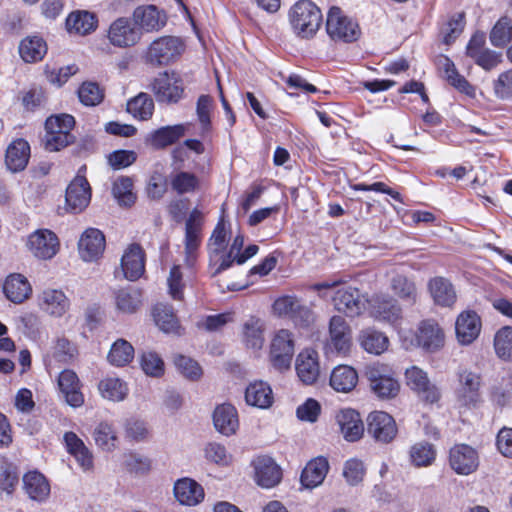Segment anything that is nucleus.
<instances>
[{
    "label": "nucleus",
    "mask_w": 512,
    "mask_h": 512,
    "mask_svg": "<svg viewBox=\"0 0 512 512\" xmlns=\"http://www.w3.org/2000/svg\"><path fill=\"white\" fill-rule=\"evenodd\" d=\"M293 32L300 38L309 39L319 30L322 23L320 9L309 0H299L289 11Z\"/></svg>",
    "instance_id": "obj_1"
},
{
    "label": "nucleus",
    "mask_w": 512,
    "mask_h": 512,
    "mask_svg": "<svg viewBox=\"0 0 512 512\" xmlns=\"http://www.w3.org/2000/svg\"><path fill=\"white\" fill-rule=\"evenodd\" d=\"M75 125L74 117L69 114L50 116L45 122L46 134L44 146L48 151H59L74 142L70 133Z\"/></svg>",
    "instance_id": "obj_2"
},
{
    "label": "nucleus",
    "mask_w": 512,
    "mask_h": 512,
    "mask_svg": "<svg viewBox=\"0 0 512 512\" xmlns=\"http://www.w3.org/2000/svg\"><path fill=\"white\" fill-rule=\"evenodd\" d=\"M365 376L373 393L381 399L395 397L400 390L399 382L394 378L388 365L374 363L366 366Z\"/></svg>",
    "instance_id": "obj_3"
},
{
    "label": "nucleus",
    "mask_w": 512,
    "mask_h": 512,
    "mask_svg": "<svg viewBox=\"0 0 512 512\" xmlns=\"http://www.w3.org/2000/svg\"><path fill=\"white\" fill-rule=\"evenodd\" d=\"M106 38L113 47L125 49L137 45L142 38V33L131 18L121 16L109 24Z\"/></svg>",
    "instance_id": "obj_4"
},
{
    "label": "nucleus",
    "mask_w": 512,
    "mask_h": 512,
    "mask_svg": "<svg viewBox=\"0 0 512 512\" xmlns=\"http://www.w3.org/2000/svg\"><path fill=\"white\" fill-rule=\"evenodd\" d=\"M326 31L333 40L353 42L360 36L356 21L344 14L339 7H331L327 14Z\"/></svg>",
    "instance_id": "obj_5"
},
{
    "label": "nucleus",
    "mask_w": 512,
    "mask_h": 512,
    "mask_svg": "<svg viewBox=\"0 0 512 512\" xmlns=\"http://www.w3.org/2000/svg\"><path fill=\"white\" fill-rule=\"evenodd\" d=\"M466 55L485 71H491L503 62L501 52L491 50L486 46L484 33H475L471 37L466 46Z\"/></svg>",
    "instance_id": "obj_6"
},
{
    "label": "nucleus",
    "mask_w": 512,
    "mask_h": 512,
    "mask_svg": "<svg viewBox=\"0 0 512 512\" xmlns=\"http://www.w3.org/2000/svg\"><path fill=\"white\" fill-rule=\"evenodd\" d=\"M405 382L424 402L432 404L440 399L439 388L430 381L427 372L418 366H411L406 369Z\"/></svg>",
    "instance_id": "obj_7"
},
{
    "label": "nucleus",
    "mask_w": 512,
    "mask_h": 512,
    "mask_svg": "<svg viewBox=\"0 0 512 512\" xmlns=\"http://www.w3.org/2000/svg\"><path fill=\"white\" fill-rule=\"evenodd\" d=\"M184 44L178 37L164 36L153 41L147 57L152 64L168 65L181 55Z\"/></svg>",
    "instance_id": "obj_8"
},
{
    "label": "nucleus",
    "mask_w": 512,
    "mask_h": 512,
    "mask_svg": "<svg viewBox=\"0 0 512 512\" xmlns=\"http://www.w3.org/2000/svg\"><path fill=\"white\" fill-rule=\"evenodd\" d=\"M294 355V338L289 330L281 329L273 337L270 346L272 365L280 370L290 368Z\"/></svg>",
    "instance_id": "obj_9"
},
{
    "label": "nucleus",
    "mask_w": 512,
    "mask_h": 512,
    "mask_svg": "<svg viewBox=\"0 0 512 512\" xmlns=\"http://www.w3.org/2000/svg\"><path fill=\"white\" fill-rule=\"evenodd\" d=\"M481 377L467 369L458 372L457 401L462 406L475 407L481 400Z\"/></svg>",
    "instance_id": "obj_10"
},
{
    "label": "nucleus",
    "mask_w": 512,
    "mask_h": 512,
    "mask_svg": "<svg viewBox=\"0 0 512 512\" xmlns=\"http://www.w3.org/2000/svg\"><path fill=\"white\" fill-rule=\"evenodd\" d=\"M398 429L395 420L388 413L374 411L367 418V433L376 442L390 443L397 435Z\"/></svg>",
    "instance_id": "obj_11"
},
{
    "label": "nucleus",
    "mask_w": 512,
    "mask_h": 512,
    "mask_svg": "<svg viewBox=\"0 0 512 512\" xmlns=\"http://www.w3.org/2000/svg\"><path fill=\"white\" fill-rule=\"evenodd\" d=\"M370 313L378 321L390 324L401 335V308L396 300L386 296H374L369 300Z\"/></svg>",
    "instance_id": "obj_12"
},
{
    "label": "nucleus",
    "mask_w": 512,
    "mask_h": 512,
    "mask_svg": "<svg viewBox=\"0 0 512 512\" xmlns=\"http://www.w3.org/2000/svg\"><path fill=\"white\" fill-rule=\"evenodd\" d=\"M449 464L459 475H469L479 466L478 452L467 444H456L449 451Z\"/></svg>",
    "instance_id": "obj_13"
},
{
    "label": "nucleus",
    "mask_w": 512,
    "mask_h": 512,
    "mask_svg": "<svg viewBox=\"0 0 512 512\" xmlns=\"http://www.w3.org/2000/svg\"><path fill=\"white\" fill-rule=\"evenodd\" d=\"M152 90L158 102L177 103L183 95L182 81L175 74H159L152 83Z\"/></svg>",
    "instance_id": "obj_14"
},
{
    "label": "nucleus",
    "mask_w": 512,
    "mask_h": 512,
    "mask_svg": "<svg viewBox=\"0 0 512 512\" xmlns=\"http://www.w3.org/2000/svg\"><path fill=\"white\" fill-rule=\"evenodd\" d=\"M28 246L35 257L46 260L56 255L59 241L54 232L42 229L29 236Z\"/></svg>",
    "instance_id": "obj_15"
},
{
    "label": "nucleus",
    "mask_w": 512,
    "mask_h": 512,
    "mask_svg": "<svg viewBox=\"0 0 512 512\" xmlns=\"http://www.w3.org/2000/svg\"><path fill=\"white\" fill-rule=\"evenodd\" d=\"M334 307L349 317L359 315L365 307V300L357 288H339L333 296Z\"/></svg>",
    "instance_id": "obj_16"
},
{
    "label": "nucleus",
    "mask_w": 512,
    "mask_h": 512,
    "mask_svg": "<svg viewBox=\"0 0 512 512\" xmlns=\"http://www.w3.org/2000/svg\"><path fill=\"white\" fill-rule=\"evenodd\" d=\"M91 200V188L84 176L77 175L66 189V204L72 213L83 211Z\"/></svg>",
    "instance_id": "obj_17"
},
{
    "label": "nucleus",
    "mask_w": 512,
    "mask_h": 512,
    "mask_svg": "<svg viewBox=\"0 0 512 512\" xmlns=\"http://www.w3.org/2000/svg\"><path fill=\"white\" fill-rule=\"evenodd\" d=\"M57 382L59 390L68 405L77 408L84 404V395L81 391L82 384L73 370H63L59 374Z\"/></svg>",
    "instance_id": "obj_18"
},
{
    "label": "nucleus",
    "mask_w": 512,
    "mask_h": 512,
    "mask_svg": "<svg viewBox=\"0 0 512 512\" xmlns=\"http://www.w3.org/2000/svg\"><path fill=\"white\" fill-rule=\"evenodd\" d=\"M481 319L472 310H466L459 314L455 323V332L461 345H469L474 342L481 331Z\"/></svg>",
    "instance_id": "obj_19"
},
{
    "label": "nucleus",
    "mask_w": 512,
    "mask_h": 512,
    "mask_svg": "<svg viewBox=\"0 0 512 512\" xmlns=\"http://www.w3.org/2000/svg\"><path fill=\"white\" fill-rule=\"evenodd\" d=\"M105 236L96 228L85 230L78 242L80 257L86 262L97 260L105 249Z\"/></svg>",
    "instance_id": "obj_20"
},
{
    "label": "nucleus",
    "mask_w": 512,
    "mask_h": 512,
    "mask_svg": "<svg viewBox=\"0 0 512 512\" xmlns=\"http://www.w3.org/2000/svg\"><path fill=\"white\" fill-rule=\"evenodd\" d=\"M132 21L139 27V32H154L166 24V16L154 5L139 6L132 14Z\"/></svg>",
    "instance_id": "obj_21"
},
{
    "label": "nucleus",
    "mask_w": 512,
    "mask_h": 512,
    "mask_svg": "<svg viewBox=\"0 0 512 512\" xmlns=\"http://www.w3.org/2000/svg\"><path fill=\"white\" fill-rule=\"evenodd\" d=\"M329 344L338 354L347 355L352 344L351 329L341 316H333L329 322Z\"/></svg>",
    "instance_id": "obj_22"
},
{
    "label": "nucleus",
    "mask_w": 512,
    "mask_h": 512,
    "mask_svg": "<svg viewBox=\"0 0 512 512\" xmlns=\"http://www.w3.org/2000/svg\"><path fill=\"white\" fill-rule=\"evenodd\" d=\"M173 491L176 500L184 506H196L205 497L202 485L189 477L178 479L174 483Z\"/></svg>",
    "instance_id": "obj_23"
},
{
    "label": "nucleus",
    "mask_w": 512,
    "mask_h": 512,
    "mask_svg": "<svg viewBox=\"0 0 512 512\" xmlns=\"http://www.w3.org/2000/svg\"><path fill=\"white\" fill-rule=\"evenodd\" d=\"M255 480L263 488H272L281 480V469L268 456H259L253 461Z\"/></svg>",
    "instance_id": "obj_24"
},
{
    "label": "nucleus",
    "mask_w": 512,
    "mask_h": 512,
    "mask_svg": "<svg viewBox=\"0 0 512 512\" xmlns=\"http://www.w3.org/2000/svg\"><path fill=\"white\" fill-rule=\"evenodd\" d=\"M121 269L129 281L138 280L145 271L144 251L138 244H131L121 258Z\"/></svg>",
    "instance_id": "obj_25"
},
{
    "label": "nucleus",
    "mask_w": 512,
    "mask_h": 512,
    "mask_svg": "<svg viewBox=\"0 0 512 512\" xmlns=\"http://www.w3.org/2000/svg\"><path fill=\"white\" fill-rule=\"evenodd\" d=\"M203 215L198 209H193L186 221L185 226V253L187 261L195 258V252L201 243V231Z\"/></svg>",
    "instance_id": "obj_26"
},
{
    "label": "nucleus",
    "mask_w": 512,
    "mask_h": 512,
    "mask_svg": "<svg viewBox=\"0 0 512 512\" xmlns=\"http://www.w3.org/2000/svg\"><path fill=\"white\" fill-rule=\"evenodd\" d=\"M295 369L301 382L311 385L320 374L318 354L315 350L305 349L296 358Z\"/></svg>",
    "instance_id": "obj_27"
},
{
    "label": "nucleus",
    "mask_w": 512,
    "mask_h": 512,
    "mask_svg": "<svg viewBox=\"0 0 512 512\" xmlns=\"http://www.w3.org/2000/svg\"><path fill=\"white\" fill-rule=\"evenodd\" d=\"M329 468V462L326 457L318 456L311 459L301 473V484L308 489L318 487L326 478Z\"/></svg>",
    "instance_id": "obj_28"
},
{
    "label": "nucleus",
    "mask_w": 512,
    "mask_h": 512,
    "mask_svg": "<svg viewBox=\"0 0 512 512\" xmlns=\"http://www.w3.org/2000/svg\"><path fill=\"white\" fill-rule=\"evenodd\" d=\"M416 339L418 345L429 352L437 351L444 345L443 330L431 320L421 322Z\"/></svg>",
    "instance_id": "obj_29"
},
{
    "label": "nucleus",
    "mask_w": 512,
    "mask_h": 512,
    "mask_svg": "<svg viewBox=\"0 0 512 512\" xmlns=\"http://www.w3.org/2000/svg\"><path fill=\"white\" fill-rule=\"evenodd\" d=\"M337 422L345 440L355 442L363 436L364 424L360 414L354 409L341 410L337 415Z\"/></svg>",
    "instance_id": "obj_30"
},
{
    "label": "nucleus",
    "mask_w": 512,
    "mask_h": 512,
    "mask_svg": "<svg viewBox=\"0 0 512 512\" xmlns=\"http://www.w3.org/2000/svg\"><path fill=\"white\" fill-rule=\"evenodd\" d=\"M215 429L225 436L236 433L239 427V419L236 408L231 404H221L216 407L213 413Z\"/></svg>",
    "instance_id": "obj_31"
},
{
    "label": "nucleus",
    "mask_w": 512,
    "mask_h": 512,
    "mask_svg": "<svg viewBox=\"0 0 512 512\" xmlns=\"http://www.w3.org/2000/svg\"><path fill=\"white\" fill-rule=\"evenodd\" d=\"M39 306L48 314L61 317L70 307V302L63 291L46 289L39 296Z\"/></svg>",
    "instance_id": "obj_32"
},
{
    "label": "nucleus",
    "mask_w": 512,
    "mask_h": 512,
    "mask_svg": "<svg viewBox=\"0 0 512 512\" xmlns=\"http://www.w3.org/2000/svg\"><path fill=\"white\" fill-rule=\"evenodd\" d=\"M30 158V145L24 139L13 141L7 148L5 162L12 172L22 171Z\"/></svg>",
    "instance_id": "obj_33"
},
{
    "label": "nucleus",
    "mask_w": 512,
    "mask_h": 512,
    "mask_svg": "<svg viewBox=\"0 0 512 512\" xmlns=\"http://www.w3.org/2000/svg\"><path fill=\"white\" fill-rule=\"evenodd\" d=\"M23 484L25 492L34 501L44 502L50 495L49 482L43 474L37 471L26 473L23 477Z\"/></svg>",
    "instance_id": "obj_34"
},
{
    "label": "nucleus",
    "mask_w": 512,
    "mask_h": 512,
    "mask_svg": "<svg viewBox=\"0 0 512 512\" xmlns=\"http://www.w3.org/2000/svg\"><path fill=\"white\" fill-rule=\"evenodd\" d=\"M3 290L6 297L16 304L24 302L32 292L29 281L21 274L9 275L5 280Z\"/></svg>",
    "instance_id": "obj_35"
},
{
    "label": "nucleus",
    "mask_w": 512,
    "mask_h": 512,
    "mask_svg": "<svg viewBox=\"0 0 512 512\" xmlns=\"http://www.w3.org/2000/svg\"><path fill=\"white\" fill-rule=\"evenodd\" d=\"M245 401L260 409L269 408L273 403L272 389L266 382L254 381L245 390Z\"/></svg>",
    "instance_id": "obj_36"
},
{
    "label": "nucleus",
    "mask_w": 512,
    "mask_h": 512,
    "mask_svg": "<svg viewBox=\"0 0 512 512\" xmlns=\"http://www.w3.org/2000/svg\"><path fill=\"white\" fill-rule=\"evenodd\" d=\"M428 287L436 304L450 307L455 303L456 292L453 285L446 278L435 277L429 281Z\"/></svg>",
    "instance_id": "obj_37"
},
{
    "label": "nucleus",
    "mask_w": 512,
    "mask_h": 512,
    "mask_svg": "<svg viewBox=\"0 0 512 512\" xmlns=\"http://www.w3.org/2000/svg\"><path fill=\"white\" fill-rule=\"evenodd\" d=\"M439 67L443 71L444 77L450 85L461 93L474 97L475 88L465 79V77L458 73L453 61L448 57L443 56L439 60Z\"/></svg>",
    "instance_id": "obj_38"
},
{
    "label": "nucleus",
    "mask_w": 512,
    "mask_h": 512,
    "mask_svg": "<svg viewBox=\"0 0 512 512\" xmlns=\"http://www.w3.org/2000/svg\"><path fill=\"white\" fill-rule=\"evenodd\" d=\"M115 305L118 311L126 314L135 313L142 304V293L134 287H124L114 291Z\"/></svg>",
    "instance_id": "obj_39"
},
{
    "label": "nucleus",
    "mask_w": 512,
    "mask_h": 512,
    "mask_svg": "<svg viewBox=\"0 0 512 512\" xmlns=\"http://www.w3.org/2000/svg\"><path fill=\"white\" fill-rule=\"evenodd\" d=\"M358 382L356 370L347 365H339L333 369L330 376L331 387L338 391L347 393L355 388Z\"/></svg>",
    "instance_id": "obj_40"
},
{
    "label": "nucleus",
    "mask_w": 512,
    "mask_h": 512,
    "mask_svg": "<svg viewBox=\"0 0 512 512\" xmlns=\"http://www.w3.org/2000/svg\"><path fill=\"white\" fill-rule=\"evenodd\" d=\"M409 462L416 468L431 466L435 460L437 451L433 444L427 441H419L409 448Z\"/></svg>",
    "instance_id": "obj_41"
},
{
    "label": "nucleus",
    "mask_w": 512,
    "mask_h": 512,
    "mask_svg": "<svg viewBox=\"0 0 512 512\" xmlns=\"http://www.w3.org/2000/svg\"><path fill=\"white\" fill-rule=\"evenodd\" d=\"M359 342L366 352L374 355L382 354L389 345L388 337L372 328H367L360 332Z\"/></svg>",
    "instance_id": "obj_42"
},
{
    "label": "nucleus",
    "mask_w": 512,
    "mask_h": 512,
    "mask_svg": "<svg viewBox=\"0 0 512 512\" xmlns=\"http://www.w3.org/2000/svg\"><path fill=\"white\" fill-rule=\"evenodd\" d=\"M96 27V16L87 11L72 12L66 19V28L70 33L86 35L94 31Z\"/></svg>",
    "instance_id": "obj_43"
},
{
    "label": "nucleus",
    "mask_w": 512,
    "mask_h": 512,
    "mask_svg": "<svg viewBox=\"0 0 512 512\" xmlns=\"http://www.w3.org/2000/svg\"><path fill=\"white\" fill-rule=\"evenodd\" d=\"M275 313L279 316H289L296 319L298 315L304 316L307 321L311 318V312L306 307H302L300 301L294 296H283L275 300L273 304Z\"/></svg>",
    "instance_id": "obj_44"
},
{
    "label": "nucleus",
    "mask_w": 512,
    "mask_h": 512,
    "mask_svg": "<svg viewBox=\"0 0 512 512\" xmlns=\"http://www.w3.org/2000/svg\"><path fill=\"white\" fill-rule=\"evenodd\" d=\"M47 52V45L38 36L23 39L19 46L21 58L28 63L41 60Z\"/></svg>",
    "instance_id": "obj_45"
},
{
    "label": "nucleus",
    "mask_w": 512,
    "mask_h": 512,
    "mask_svg": "<svg viewBox=\"0 0 512 512\" xmlns=\"http://www.w3.org/2000/svg\"><path fill=\"white\" fill-rule=\"evenodd\" d=\"M98 388L103 398L113 402L123 401L129 391L127 384L116 377L104 378L100 381Z\"/></svg>",
    "instance_id": "obj_46"
},
{
    "label": "nucleus",
    "mask_w": 512,
    "mask_h": 512,
    "mask_svg": "<svg viewBox=\"0 0 512 512\" xmlns=\"http://www.w3.org/2000/svg\"><path fill=\"white\" fill-rule=\"evenodd\" d=\"M154 111V101L147 93H139L127 103V112L139 120H148Z\"/></svg>",
    "instance_id": "obj_47"
},
{
    "label": "nucleus",
    "mask_w": 512,
    "mask_h": 512,
    "mask_svg": "<svg viewBox=\"0 0 512 512\" xmlns=\"http://www.w3.org/2000/svg\"><path fill=\"white\" fill-rule=\"evenodd\" d=\"M170 185L179 195L194 193L199 189L200 180L191 172L178 171L170 176Z\"/></svg>",
    "instance_id": "obj_48"
},
{
    "label": "nucleus",
    "mask_w": 512,
    "mask_h": 512,
    "mask_svg": "<svg viewBox=\"0 0 512 512\" xmlns=\"http://www.w3.org/2000/svg\"><path fill=\"white\" fill-rule=\"evenodd\" d=\"M184 132L185 127L182 124L161 127L151 134V143L157 148H164L177 142Z\"/></svg>",
    "instance_id": "obj_49"
},
{
    "label": "nucleus",
    "mask_w": 512,
    "mask_h": 512,
    "mask_svg": "<svg viewBox=\"0 0 512 512\" xmlns=\"http://www.w3.org/2000/svg\"><path fill=\"white\" fill-rule=\"evenodd\" d=\"M153 316L156 325L165 333L175 332L178 329V320L171 306L157 304L153 308Z\"/></svg>",
    "instance_id": "obj_50"
},
{
    "label": "nucleus",
    "mask_w": 512,
    "mask_h": 512,
    "mask_svg": "<svg viewBox=\"0 0 512 512\" xmlns=\"http://www.w3.org/2000/svg\"><path fill=\"white\" fill-rule=\"evenodd\" d=\"M134 357L133 346L124 339L115 341L108 354V361L114 366H124Z\"/></svg>",
    "instance_id": "obj_51"
},
{
    "label": "nucleus",
    "mask_w": 512,
    "mask_h": 512,
    "mask_svg": "<svg viewBox=\"0 0 512 512\" xmlns=\"http://www.w3.org/2000/svg\"><path fill=\"white\" fill-rule=\"evenodd\" d=\"M494 349L496 355L504 360H512V327L500 328L494 336Z\"/></svg>",
    "instance_id": "obj_52"
},
{
    "label": "nucleus",
    "mask_w": 512,
    "mask_h": 512,
    "mask_svg": "<svg viewBox=\"0 0 512 512\" xmlns=\"http://www.w3.org/2000/svg\"><path fill=\"white\" fill-rule=\"evenodd\" d=\"M489 39L494 47L502 48L512 41V24L507 17L500 18L493 26Z\"/></svg>",
    "instance_id": "obj_53"
},
{
    "label": "nucleus",
    "mask_w": 512,
    "mask_h": 512,
    "mask_svg": "<svg viewBox=\"0 0 512 512\" xmlns=\"http://www.w3.org/2000/svg\"><path fill=\"white\" fill-rule=\"evenodd\" d=\"M492 91L498 100H512V68H508L497 75L492 81Z\"/></svg>",
    "instance_id": "obj_54"
},
{
    "label": "nucleus",
    "mask_w": 512,
    "mask_h": 512,
    "mask_svg": "<svg viewBox=\"0 0 512 512\" xmlns=\"http://www.w3.org/2000/svg\"><path fill=\"white\" fill-rule=\"evenodd\" d=\"M96 444L106 451L116 447L117 436L113 425L108 422H101L97 425L93 434Z\"/></svg>",
    "instance_id": "obj_55"
},
{
    "label": "nucleus",
    "mask_w": 512,
    "mask_h": 512,
    "mask_svg": "<svg viewBox=\"0 0 512 512\" xmlns=\"http://www.w3.org/2000/svg\"><path fill=\"white\" fill-rule=\"evenodd\" d=\"M132 189V180L129 177H121L114 182L112 193L120 205L129 207L136 200Z\"/></svg>",
    "instance_id": "obj_56"
},
{
    "label": "nucleus",
    "mask_w": 512,
    "mask_h": 512,
    "mask_svg": "<svg viewBox=\"0 0 512 512\" xmlns=\"http://www.w3.org/2000/svg\"><path fill=\"white\" fill-rule=\"evenodd\" d=\"M244 342L247 347L258 350L263 346V331L259 320L251 318L244 324Z\"/></svg>",
    "instance_id": "obj_57"
},
{
    "label": "nucleus",
    "mask_w": 512,
    "mask_h": 512,
    "mask_svg": "<svg viewBox=\"0 0 512 512\" xmlns=\"http://www.w3.org/2000/svg\"><path fill=\"white\" fill-rule=\"evenodd\" d=\"M78 97L85 106H96L103 100V90L97 83L85 82L78 89Z\"/></svg>",
    "instance_id": "obj_58"
},
{
    "label": "nucleus",
    "mask_w": 512,
    "mask_h": 512,
    "mask_svg": "<svg viewBox=\"0 0 512 512\" xmlns=\"http://www.w3.org/2000/svg\"><path fill=\"white\" fill-rule=\"evenodd\" d=\"M174 364L177 370L187 379L195 381L198 380L202 374V368L200 365L192 358L177 355L174 358Z\"/></svg>",
    "instance_id": "obj_59"
},
{
    "label": "nucleus",
    "mask_w": 512,
    "mask_h": 512,
    "mask_svg": "<svg viewBox=\"0 0 512 512\" xmlns=\"http://www.w3.org/2000/svg\"><path fill=\"white\" fill-rule=\"evenodd\" d=\"M213 109V98L209 95H201L196 104V114L201 125L202 133H206L211 127V112Z\"/></svg>",
    "instance_id": "obj_60"
},
{
    "label": "nucleus",
    "mask_w": 512,
    "mask_h": 512,
    "mask_svg": "<svg viewBox=\"0 0 512 512\" xmlns=\"http://www.w3.org/2000/svg\"><path fill=\"white\" fill-rule=\"evenodd\" d=\"M465 21L464 14L457 13L443 26L441 32L445 44L449 45L462 33Z\"/></svg>",
    "instance_id": "obj_61"
},
{
    "label": "nucleus",
    "mask_w": 512,
    "mask_h": 512,
    "mask_svg": "<svg viewBox=\"0 0 512 512\" xmlns=\"http://www.w3.org/2000/svg\"><path fill=\"white\" fill-rule=\"evenodd\" d=\"M204 454L206 460L220 466H227L231 460L225 446L217 442L208 443L204 448Z\"/></svg>",
    "instance_id": "obj_62"
},
{
    "label": "nucleus",
    "mask_w": 512,
    "mask_h": 512,
    "mask_svg": "<svg viewBox=\"0 0 512 512\" xmlns=\"http://www.w3.org/2000/svg\"><path fill=\"white\" fill-rule=\"evenodd\" d=\"M364 474L365 468L362 461L352 458L345 462L343 476L349 485L359 484L363 480Z\"/></svg>",
    "instance_id": "obj_63"
},
{
    "label": "nucleus",
    "mask_w": 512,
    "mask_h": 512,
    "mask_svg": "<svg viewBox=\"0 0 512 512\" xmlns=\"http://www.w3.org/2000/svg\"><path fill=\"white\" fill-rule=\"evenodd\" d=\"M141 367L145 374L158 377L164 372V362L154 352L143 353L141 356Z\"/></svg>",
    "instance_id": "obj_64"
}]
</instances>
